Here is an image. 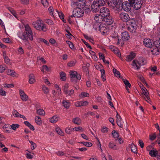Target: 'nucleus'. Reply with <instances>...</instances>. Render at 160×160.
<instances>
[{"mask_svg": "<svg viewBox=\"0 0 160 160\" xmlns=\"http://www.w3.org/2000/svg\"><path fill=\"white\" fill-rule=\"evenodd\" d=\"M69 88V85L68 83L65 84L63 87V90L64 92H66V91L68 90V88Z\"/></svg>", "mask_w": 160, "mask_h": 160, "instance_id": "61", "label": "nucleus"}, {"mask_svg": "<svg viewBox=\"0 0 160 160\" xmlns=\"http://www.w3.org/2000/svg\"><path fill=\"white\" fill-rule=\"evenodd\" d=\"M116 113H117L116 116L117 124L118 126L121 128H122L123 122L121 117L118 114L117 112H116Z\"/></svg>", "mask_w": 160, "mask_h": 160, "instance_id": "18", "label": "nucleus"}, {"mask_svg": "<svg viewBox=\"0 0 160 160\" xmlns=\"http://www.w3.org/2000/svg\"><path fill=\"white\" fill-rule=\"evenodd\" d=\"M104 21L107 24L110 25L112 24L113 22V19L111 16H109L104 18Z\"/></svg>", "mask_w": 160, "mask_h": 160, "instance_id": "22", "label": "nucleus"}, {"mask_svg": "<svg viewBox=\"0 0 160 160\" xmlns=\"http://www.w3.org/2000/svg\"><path fill=\"white\" fill-rule=\"evenodd\" d=\"M136 54L132 52H131L129 55L127 56L126 58V60L128 61H130L132 60L135 58Z\"/></svg>", "mask_w": 160, "mask_h": 160, "instance_id": "24", "label": "nucleus"}, {"mask_svg": "<svg viewBox=\"0 0 160 160\" xmlns=\"http://www.w3.org/2000/svg\"><path fill=\"white\" fill-rule=\"evenodd\" d=\"M62 103L63 106L66 108H68L70 106V103L68 101L66 100H63L62 101Z\"/></svg>", "mask_w": 160, "mask_h": 160, "instance_id": "29", "label": "nucleus"}, {"mask_svg": "<svg viewBox=\"0 0 160 160\" xmlns=\"http://www.w3.org/2000/svg\"><path fill=\"white\" fill-rule=\"evenodd\" d=\"M35 121L36 123L38 125H40L42 123L41 118L39 116H36L35 118Z\"/></svg>", "mask_w": 160, "mask_h": 160, "instance_id": "33", "label": "nucleus"}, {"mask_svg": "<svg viewBox=\"0 0 160 160\" xmlns=\"http://www.w3.org/2000/svg\"><path fill=\"white\" fill-rule=\"evenodd\" d=\"M143 44L147 47L151 48L153 43L152 41L149 38H145L143 41Z\"/></svg>", "mask_w": 160, "mask_h": 160, "instance_id": "17", "label": "nucleus"}, {"mask_svg": "<svg viewBox=\"0 0 160 160\" xmlns=\"http://www.w3.org/2000/svg\"><path fill=\"white\" fill-rule=\"evenodd\" d=\"M25 32L27 34L28 37L31 41H32L33 39V34L32 29L28 24L25 25Z\"/></svg>", "mask_w": 160, "mask_h": 160, "instance_id": "7", "label": "nucleus"}, {"mask_svg": "<svg viewBox=\"0 0 160 160\" xmlns=\"http://www.w3.org/2000/svg\"><path fill=\"white\" fill-rule=\"evenodd\" d=\"M86 2V0H78L77 2H73V6L75 8L84 10Z\"/></svg>", "mask_w": 160, "mask_h": 160, "instance_id": "4", "label": "nucleus"}, {"mask_svg": "<svg viewBox=\"0 0 160 160\" xmlns=\"http://www.w3.org/2000/svg\"><path fill=\"white\" fill-rule=\"evenodd\" d=\"M42 90L44 93L45 94H47L49 92V91L48 89L44 86H42Z\"/></svg>", "mask_w": 160, "mask_h": 160, "instance_id": "53", "label": "nucleus"}, {"mask_svg": "<svg viewBox=\"0 0 160 160\" xmlns=\"http://www.w3.org/2000/svg\"><path fill=\"white\" fill-rule=\"evenodd\" d=\"M132 6L136 10H138L141 7L142 2L141 0H137L134 3H131Z\"/></svg>", "mask_w": 160, "mask_h": 160, "instance_id": "16", "label": "nucleus"}, {"mask_svg": "<svg viewBox=\"0 0 160 160\" xmlns=\"http://www.w3.org/2000/svg\"><path fill=\"white\" fill-rule=\"evenodd\" d=\"M113 72L115 76L116 77H120V72L118 71L116 69L114 68L113 69Z\"/></svg>", "mask_w": 160, "mask_h": 160, "instance_id": "49", "label": "nucleus"}, {"mask_svg": "<svg viewBox=\"0 0 160 160\" xmlns=\"http://www.w3.org/2000/svg\"><path fill=\"white\" fill-rule=\"evenodd\" d=\"M109 147L113 149L116 150L117 149V148L116 145L113 142H110L109 144Z\"/></svg>", "mask_w": 160, "mask_h": 160, "instance_id": "41", "label": "nucleus"}, {"mask_svg": "<svg viewBox=\"0 0 160 160\" xmlns=\"http://www.w3.org/2000/svg\"><path fill=\"white\" fill-rule=\"evenodd\" d=\"M72 122L74 123L77 125H80L81 123V119L78 117H77L73 118L72 120Z\"/></svg>", "mask_w": 160, "mask_h": 160, "instance_id": "32", "label": "nucleus"}, {"mask_svg": "<svg viewBox=\"0 0 160 160\" xmlns=\"http://www.w3.org/2000/svg\"><path fill=\"white\" fill-rule=\"evenodd\" d=\"M19 94L20 98L22 101L26 102L28 99V96L25 93L24 91L22 89L19 90Z\"/></svg>", "mask_w": 160, "mask_h": 160, "instance_id": "15", "label": "nucleus"}, {"mask_svg": "<svg viewBox=\"0 0 160 160\" xmlns=\"http://www.w3.org/2000/svg\"><path fill=\"white\" fill-rule=\"evenodd\" d=\"M18 54L20 55L23 54L24 53V50L22 47H20L18 49Z\"/></svg>", "mask_w": 160, "mask_h": 160, "instance_id": "58", "label": "nucleus"}, {"mask_svg": "<svg viewBox=\"0 0 160 160\" xmlns=\"http://www.w3.org/2000/svg\"><path fill=\"white\" fill-rule=\"evenodd\" d=\"M112 134L113 137L115 138H118L119 137V134L115 130H113L112 132Z\"/></svg>", "mask_w": 160, "mask_h": 160, "instance_id": "56", "label": "nucleus"}, {"mask_svg": "<svg viewBox=\"0 0 160 160\" xmlns=\"http://www.w3.org/2000/svg\"><path fill=\"white\" fill-rule=\"evenodd\" d=\"M131 151L135 153L137 152V149L136 146L133 144H132L131 146Z\"/></svg>", "mask_w": 160, "mask_h": 160, "instance_id": "38", "label": "nucleus"}, {"mask_svg": "<svg viewBox=\"0 0 160 160\" xmlns=\"http://www.w3.org/2000/svg\"><path fill=\"white\" fill-rule=\"evenodd\" d=\"M147 62L146 61L144 58L141 57L138 59V61L134 60L132 63V68L138 70L142 65H145Z\"/></svg>", "mask_w": 160, "mask_h": 160, "instance_id": "2", "label": "nucleus"}, {"mask_svg": "<svg viewBox=\"0 0 160 160\" xmlns=\"http://www.w3.org/2000/svg\"><path fill=\"white\" fill-rule=\"evenodd\" d=\"M19 126V125L18 124H13L11 125V128L13 130H15Z\"/></svg>", "mask_w": 160, "mask_h": 160, "instance_id": "44", "label": "nucleus"}, {"mask_svg": "<svg viewBox=\"0 0 160 160\" xmlns=\"http://www.w3.org/2000/svg\"><path fill=\"white\" fill-rule=\"evenodd\" d=\"M6 66L5 65H0V72L2 73L6 69Z\"/></svg>", "mask_w": 160, "mask_h": 160, "instance_id": "57", "label": "nucleus"}, {"mask_svg": "<svg viewBox=\"0 0 160 160\" xmlns=\"http://www.w3.org/2000/svg\"><path fill=\"white\" fill-rule=\"evenodd\" d=\"M7 74L11 76L17 77L18 74L13 70H8L7 71Z\"/></svg>", "mask_w": 160, "mask_h": 160, "instance_id": "25", "label": "nucleus"}, {"mask_svg": "<svg viewBox=\"0 0 160 160\" xmlns=\"http://www.w3.org/2000/svg\"><path fill=\"white\" fill-rule=\"evenodd\" d=\"M55 87L56 89H57V92L58 93V94H60L61 93V88L58 86L57 84H55Z\"/></svg>", "mask_w": 160, "mask_h": 160, "instance_id": "55", "label": "nucleus"}, {"mask_svg": "<svg viewBox=\"0 0 160 160\" xmlns=\"http://www.w3.org/2000/svg\"><path fill=\"white\" fill-rule=\"evenodd\" d=\"M61 79L62 81H64L66 79V74L63 72H61L60 73Z\"/></svg>", "mask_w": 160, "mask_h": 160, "instance_id": "47", "label": "nucleus"}, {"mask_svg": "<svg viewBox=\"0 0 160 160\" xmlns=\"http://www.w3.org/2000/svg\"><path fill=\"white\" fill-rule=\"evenodd\" d=\"M108 5L110 7L112 8H116L117 9L118 8L119 5L120 7V4H118L117 0H110L109 1L108 3Z\"/></svg>", "mask_w": 160, "mask_h": 160, "instance_id": "11", "label": "nucleus"}, {"mask_svg": "<svg viewBox=\"0 0 160 160\" xmlns=\"http://www.w3.org/2000/svg\"><path fill=\"white\" fill-rule=\"evenodd\" d=\"M18 37L23 41L27 40L29 38L27 34L24 32L20 31L17 33Z\"/></svg>", "mask_w": 160, "mask_h": 160, "instance_id": "14", "label": "nucleus"}, {"mask_svg": "<svg viewBox=\"0 0 160 160\" xmlns=\"http://www.w3.org/2000/svg\"><path fill=\"white\" fill-rule=\"evenodd\" d=\"M55 130L61 136H63L64 133L59 127H56Z\"/></svg>", "mask_w": 160, "mask_h": 160, "instance_id": "30", "label": "nucleus"}, {"mask_svg": "<svg viewBox=\"0 0 160 160\" xmlns=\"http://www.w3.org/2000/svg\"><path fill=\"white\" fill-rule=\"evenodd\" d=\"M25 44L26 47L28 50H30L33 47L29 42L28 39L27 40L25 41Z\"/></svg>", "mask_w": 160, "mask_h": 160, "instance_id": "31", "label": "nucleus"}, {"mask_svg": "<svg viewBox=\"0 0 160 160\" xmlns=\"http://www.w3.org/2000/svg\"><path fill=\"white\" fill-rule=\"evenodd\" d=\"M99 30L103 35L107 34L109 32V29L105 24H101L99 27Z\"/></svg>", "mask_w": 160, "mask_h": 160, "instance_id": "10", "label": "nucleus"}, {"mask_svg": "<svg viewBox=\"0 0 160 160\" xmlns=\"http://www.w3.org/2000/svg\"><path fill=\"white\" fill-rule=\"evenodd\" d=\"M72 129L73 131L74 130L75 131H81L82 132L83 131V129L81 127H77L73 128Z\"/></svg>", "mask_w": 160, "mask_h": 160, "instance_id": "54", "label": "nucleus"}, {"mask_svg": "<svg viewBox=\"0 0 160 160\" xmlns=\"http://www.w3.org/2000/svg\"><path fill=\"white\" fill-rule=\"evenodd\" d=\"M12 114L13 116L16 118H20L21 115L17 110L15 109L13 111Z\"/></svg>", "mask_w": 160, "mask_h": 160, "instance_id": "35", "label": "nucleus"}, {"mask_svg": "<svg viewBox=\"0 0 160 160\" xmlns=\"http://www.w3.org/2000/svg\"><path fill=\"white\" fill-rule=\"evenodd\" d=\"M24 123L26 126L28 127L31 130H34L35 129L33 126L31 125L28 122L25 121L24 122Z\"/></svg>", "mask_w": 160, "mask_h": 160, "instance_id": "34", "label": "nucleus"}, {"mask_svg": "<svg viewBox=\"0 0 160 160\" xmlns=\"http://www.w3.org/2000/svg\"><path fill=\"white\" fill-rule=\"evenodd\" d=\"M89 94L87 92H82L79 95V97L81 98H83L86 97H89Z\"/></svg>", "mask_w": 160, "mask_h": 160, "instance_id": "28", "label": "nucleus"}, {"mask_svg": "<svg viewBox=\"0 0 160 160\" xmlns=\"http://www.w3.org/2000/svg\"><path fill=\"white\" fill-rule=\"evenodd\" d=\"M80 143L83 144L86 146L88 147H91L92 145V143L89 142H81Z\"/></svg>", "mask_w": 160, "mask_h": 160, "instance_id": "45", "label": "nucleus"}, {"mask_svg": "<svg viewBox=\"0 0 160 160\" xmlns=\"http://www.w3.org/2000/svg\"><path fill=\"white\" fill-rule=\"evenodd\" d=\"M59 118V117L57 115L54 116L50 119V122L52 123H55L58 120Z\"/></svg>", "mask_w": 160, "mask_h": 160, "instance_id": "27", "label": "nucleus"}, {"mask_svg": "<svg viewBox=\"0 0 160 160\" xmlns=\"http://www.w3.org/2000/svg\"><path fill=\"white\" fill-rule=\"evenodd\" d=\"M8 10L15 18H18L17 14L15 11L13 9L9 8H8Z\"/></svg>", "mask_w": 160, "mask_h": 160, "instance_id": "36", "label": "nucleus"}, {"mask_svg": "<svg viewBox=\"0 0 160 160\" xmlns=\"http://www.w3.org/2000/svg\"><path fill=\"white\" fill-rule=\"evenodd\" d=\"M149 154L152 157H156L158 156V152L155 149L151 150L149 151Z\"/></svg>", "mask_w": 160, "mask_h": 160, "instance_id": "26", "label": "nucleus"}, {"mask_svg": "<svg viewBox=\"0 0 160 160\" xmlns=\"http://www.w3.org/2000/svg\"><path fill=\"white\" fill-rule=\"evenodd\" d=\"M58 15L61 19H62L63 22H66V20L64 19V15L61 12H57Z\"/></svg>", "mask_w": 160, "mask_h": 160, "instance_id": "39", "label": "nucleus"}, {"mask_svg": "<svg viewBox=\"0 0 160 160\" xmlns=\"http://www.w3.org/2000/svg\"><path fill=\"white\" fill-rule=\"evenodd\" d=\"M94 18L96 22L97 23H101L104 20V18L100 14H95Z\"/></svg>", "mask_w": 160, "mask_h": 160, "instance_id": "20", "label": "nucleus"}, {"mask_svg": "<svg viewBox=\"0 0 160 160\" xmlns=\"http://www.w3.org/2000/svg\"><path fill=\"white\" fill-rule=\"evenodd\" d=\"M122 39L124 41L128 40L130 38V35L127 31H124L122 32L121 34Z\"/></svg>", "mask_w": 160, "mask_h": 160, "instance_id": "21", "label": "nucleus"}, {"mask_svg": "<svg viewBox=\"0 0 160 160\" xmlns=\"http://www.w3.org/2000/svg\"><path fill=\"white\" fill-rule=\"evenodd\" d=\"M26 151L29 152V153H27L26 154V157L28 159L32 158H33L34 153H33L30 152L28 150H27Z\"/></svg>", "mask_w": 160, "mask_h": 160, "instance_id": "37", "label": "nucleus"}, {"mask_svg": "<svg viewBox=\"0 0 160 160\" xmlns=\"http://www.w3.org/2000/svg\"><path fill=\"white\" fill-rule=\"evenodd\" d=\"M42 3L44 7H47L48 5V0H41Z\"/></svg>", "mask_w": 160, "mask_h": 160, "instance_id": "62", "label": "nucleus"}, {"mask_svg": "<svg viewBox=\"0 0 160 160\" xmlns=\"http://www.w3.org/2000/svg\"><path fill=\"white\" fill-rule=\"evenodd\" d=\"M142 89V93H141V97L148 103L151 104V102L150 99L149 94L145 88H143Z\"/></svg>", "mask_w": 160, "mask_h": 160, "instance_id": "9", "label": "nucleus"}, {"mask_svg": "<svg viewBox=\"0 0 160 160\" xmlns=\"http://www.w3.org/2000/svg\"><path fill=\"white\" fill-rule=\"evenodd\" d=\"M76 63V60L71 61L68 63V66L69 67H73L75 65Z\"/></svg>", "mask_w": 160, "mask_h": 160, "instance_id": "50", "label": "nucleus"}, {"mask_svg": "<svg viewBox=\"0 0 160 160\" xmlns=\"http://www.w3.org/2000/svg\"><path fill=\"white\" fill-rule=\"evenodd\" d=\"M21 4L23 5H27L29 3V0H20Z\"/></svg>", "mask_w": 160, "mask_h": 160, "instance_id": "60", "label": "nucleus"}, {"mask_svg": "<svg viewBox=\"0 0 160 160\" xmlns=\"http://www.w3.org/2000/svg\"><path fill=\"white\" fill-rule=\"evenodd\" d=\"M128 26L127 28L130 32H135L137 28L136 24L135 21L132 19L130 20L128 22Z\"/></svg>", "mask_w": 160, "mask_h": 160, "instance_id": "6", "label": "nucleus"}, {"mask_svg": "<svg viewBox=\"0 0 160 160\" xmlns=\"http://www.w3.org/2000/svg\"><path fill=\"white\" fill-rule=\"evenodd\" d=\"M84 14V10L82 9L79 8H76L73 11V15L71 17L73 16L74 17H81Z\"/></svg>", "mask_w": 160, "mask_h": 160, "instance_id": "8", "label": "nucleus"}, {"mask_svg": "<svg viewBox=\"0 0 160 160\" xmlns=\"http://www.w3.org/2000/svg\"><path fill=\"white\" fill-rule=\"evenodd\" d=\"M118 57H121V54L119 50L117 48H116L115 50L113 52Z\"/></svg>", "mask_w": 160, "mask_h": 160, "instance_id": "51", "label": "nucleus"}, {"mask_svg": "<svg viewBox=\"0 0 160 160\" xmlns=\"http://www.w3.org/2000/svg\"><path fill=\"white\" fill-rule=\"evenodd\" d=\"M29 142L31 144V148L32 150H34L36 148L37 146L35 143L31 141H29Z\"/></svg>", "mask_w": 160, "mask_h": 160, "instance_id": "46", "label": "nucleus"}, {"mask_svg": "<svg viewBox=\"0 0 160 160\" xmlns=\"http://www.w3.org/2000/svg\"><path fill=\"white\" fill-rule=\"evenodd\" d=\"M3 57L5 62L6 63H9L10 62V59H9L8 58L5 54H4Z\"/></svg>", "mask_w": 160, "mask_h": 160, "instance_id": "63", "label": "nucleus"}, {"mask_svg": "<svg viewBox=\"0 0 160 160\" xmlns=\"http://www.w3.org/2000/svg\"><path fill=\"white\" fill-rule=\"evenodd\" d=\"M122 8L125 11H128L130 9V3L128 2H125L120 5Z\"/></svg>", "mask_w": 160, "mask_h": 160, "instance_id": "19", "label": "nucleus"}, {"mask_svg": "<svg viewBox=\"0 0 160 160\" xmlns=\"http://www.w3.org/2000/svg\"><path fill=\"white\" fill-rule=\"evenodd\" d=\"M32 23L33 27L37 30L43 32H46L48 28L46 25L39 18H37L36 21L32 22Z\"/></svg>", "mask_w": 160, "mask_h": 160, "instance_id": "1", "label": "nucleus"}, {"mask_svg": "<svg viewBox=\"0 0 160 160\" xmlns=\"http://www.w3.org/2000/svg\"><path fill=\"white\" fill-rule=\"evenodd\" d=\"M73 128H70L69 127L66 128L65 129V132L68 134H71V132L73 131Z\"/></svg>", "mask_w": 160, "mask_h": 160, "instance_id": "43", "label": "nucleus"}, {"mask_svg": "<svg viewBox=\"0 0 160 160\" xmlns=\"http://www.w3.org/2000/svg\"><path fill=\"white\" fill-rule=\"evenodd\" d=\"M107 0H98V3L100 6H104L107 3Z\"/></svg>", "mask_w": 160, "mask_h": 160, "instance_id": "42", "label": "nucleus"}, {"mask_svg": "<svg viewBox=\"0 0 160 160\" xmlns=\"http://www.w3.org/2000/svg\"><path fill=\"white\" fill-rule=\"evenodd\" d=\"M66 42L67 43L69 47L71 49H73L74 45H73V43L71 42L68 41H66Z\"/></svg>", "mask_w": 160, "mask_h": 160, "instance_id": "59", "label": "nucleus"}, {"mask_svg": "<svg viewBox=\"0 0 160 160\" xmlns=\"http://www.w3.org/2000/svg\"><path fill=\"white\" fill-rule=\"evenodd\" d=\"M122 80L123 81V82L125 84V85L126 87H128V88H130L131 87V85L130 83L127 80H126V79H123Z\"/></svg>", "mask_w": 160, "mask_h": 160, "instance_id": "48", "label": "nucleus"}, {"mask_svg": "<svg viewBox=\"0 0 160 160\" xmlns=\"http://www.w3.org/2000/svg\"><path fill=\"white\" fill-rule=\"evenodd\" d=\"M155 46L151 47V51L153 55H157L160 52V38L155 42Z\"/></svg>", "mask_w": 160, "mask_h": 160, "instance_id": "3", "label": "nucleus"}, {"mask_svg": "<svg viewBox=\"0 0 160 160\" xmlns=\"http://www.w3.org/2000/svg\"><path fill=\"white\" fill-rule=\"evenodd\" d=\"M119 18L122 21L125 22H127L130 20L129 15L125 12L121 13L119 15Z\"/></svg>", "mask_w": 160, "mask_h": 160, "instance_id": "13", "label": "nucleus"}, {"mask_svg": "<svg viewBox=\"0 0 160 160\" xmlns=\"http://www.w3.org/2000/svg\"><path fill=\"white\" fill-rule=\"evenodd\" d=\"M46 22L48 24L51 25H53L54 24V22L52 20L49 19H46Z\"/></svg>", "mask_w": 160, "mask_h": 160, "instance_id": "64", "label": "nucleus"}, {"mask_svg": "<svg viewBox=\"0 0 160 160\" xmlns=\"http://www.w3.org/2000/svg\"><path fill=\"white\" fill-rule=\"evenodd\" d=\"M29 78L28 82L30 84H33L35 82L36 80L34 74H30L29 75Z\"/></svg>", "mask_w": 160, "mask_h": 160, "instance_id": "23", "label": "nucleus"}, {"mask_svg": "<svg viewBox=\"0 0 160 160\" xmlns=\"http://www.w3.org/2000/svg\"><path fill=\"white\" fill-rule=\"evenodd\" d=\"M100 15L104 18L108 17L110 14L109 9L107 8L103 7L100 10Z\"/></svg>", "mask_w": 160, "mask_h": 160, "instance_id": "12", "label": "nucleus"}, {"mask_svg": "<svg viewBox=\"0 0 160 160\" xmlns=\"http://www.w3.org/2000/svg\"><path fill=\"white\" fill-rule=\"evenodd\" d=\"M70 75L71 78V80L72 82H76L78 80H79L81 78V77L79 74L77 72L74 71H71L70 72Z\"/></svg>", "mask_w": 160, "mask_h": 160, "instance_id": "5", "label": "nucleus"}, {"mask_svg": "<svg viewBox=\"0 0 160 160\" xmlns=\"http://www.w3.org/2000/svg\"><path fill=\"white\" fill-rule=\"evenodd\" d=\"M37 113L40 115H45V112L42 109H39L37 111Z\"/></svg>", "mask_w": 160, "mask_h": 160, "instance_id": "40", "label": "nucleus"}, {"mask_svg": "<svg viewBox=\"0 0 160 160\" xmlns=\"http://www.w3.org/2000/svg\"><path fill=\"white\" fill-rule=\"evenodd\" d=\"M74 92V91L73 89H71V90H68L66 91V92H65V93L69 96H71L73 94Z\"/></svg>", "mask_w": 160, "mask_h": 160, "instance_id": "52", "label": "nucleus"}]
</instances>
